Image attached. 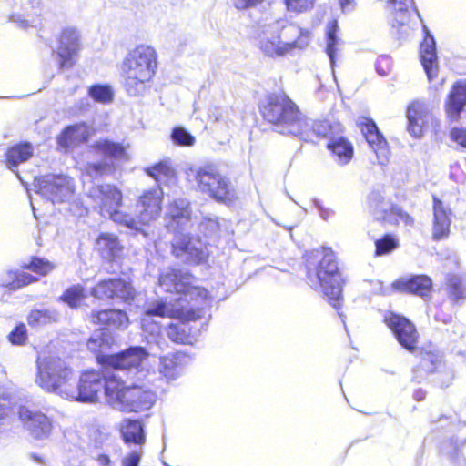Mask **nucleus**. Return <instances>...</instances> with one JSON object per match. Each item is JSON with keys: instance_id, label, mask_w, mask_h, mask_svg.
<instances>
[{"instance_id": "nucleus-29", "label": "nucleus", "mask_w": 466, "mask_h": 466, "mask_svg": "<svg viewBox=\"0 0 466 466\" xmlns=\"http://www.w3.org/2000/svg\"><path fill=\"white\" fill-rule=\"evenodd\" d=\"M271 24L264 26V29L259 36V48L268 56H282L287 54V47L289 46L283 45L280 40V35L277 32H272Z\"/></svg>"}, {"instance_id": "nucleus-19", "label": "nucleus", "mask_w": 466, "mask_h": 466, "mask_svg": "<svg viewBox=\"0 0 466 466\" xmlns=\"http://www.w3.org/2000/svg\"><path fill=\"white\" fill-rule=\"evenodd\" d=\"M18 415L25 427L35 439L43 440L50 435L53 425L51 420L46 414L21 406Z\"/></svg>"}, {"instance_id": "nucleus-20", "label": "nucleus", "mask_w": 466, "mask_h": 466, "mask_svg": "<svg viewBox=\"0 0 466 466\" xmlns=\"http://www.w3.org/2000/svg\"><path fill=\"white\" fill-rule=\"evenodd\" d=\"M80 35L74 28H65L59 38V45L56 51L59 58L60 69L70 68L74 66V57L80 49Z\"/></svg>"}, {"instance_id": "nucleus-31", "label": "nucleus", "mask_w": 466, "mask_h": 466, "mask_svg": "<svg viewBox=\"0 0 466 466\" xmlns=\"http://www.w3.org/2000/svg\"><path fill=\"white\" fill-rule=\"evenodd\" d=\"M329 140L327 147L336 157L338 164L347 165L352 159L354 153L351 142L340 134L329 137Z\"/></svg>"}, {"instance_id": "nucleus-44", "label": "nucleus", "mask_w": 466, "mask_h": 466, "mask_svg": "<svg viewBox=\"0 0 466 466\" xmlns=\"http://www.w3.org/2000/svg\"><path fill=\"white\" fill-rule=\"evenodd\" d=\"M85 299V289L82 285H73L67 288L59 299L67 304L71 309L77 308Z\"/></svg>"}, {"instance_id": "nucleus-9", "label": "nucleus", "mask_w": 466, "mask_h": 466, "mask_svg": "<svg viewBox=\"0 0 466 466\" xmlns=\"http://www.w3.org/2000/svg\"><path fill=\"white\" fill-rule=\"evenodd\" d=\"M194 177L198 190L220 203H229L235 199V190L230 179L221 174L215 165L198 167Z\"/></svg>"}, {"instance_id": "nucleus-3", "label": "nucleus", "mask_w": 466, "mask_h": 466, "mask_svg": "<svg viewBox=\"0 0 466 466\" xmlns=\"http://www.w3.org/2000/svg\"><path fill=\"white\" fill-rule=\"evenodd\" d=\"M195 280V277L188 271L171 268L163 269L158 277L159 287L177 296L171 298V300L179 304L178 313L189 319L199 317V312L194 310L191 302L198 304V301L206 300L208 296L207 289L194 285Z\"/></svg>"}, {"instance_id": "nucleus-7", "label": "nucleus", "mask_w": 466, "mask_h": 466, "mask_svg": "<svg viewBox=\"0 0 466 466\" xmlns=\"http://www.w3.org/2000/svg\"><path fill=\"white\" fill-rule=\"evenodd\" d=\"M35 383L47 392L65 396L66 385L73 380L74 371L67 363L56 356L38 357Z\"/></svg>"}, {"instance_id": "nucleus-37", "label": "nucleus", "mask_w": 466, "mask_h": 466, "mask_svg": "<svg viewBox=\"0 0 466 466\" xmlns=\"http://www.w3.org/2000/svg\"><path fill=\"white\" fill-rule=\"evenodd\" d=\"M33 155V147L30 143H21L13 146L6 152V163L8 168L18 176L16 170L19 164L27 161Z\"/></svg>"}, {"instance_id": "nucleus-27", "label": "nucleus", "mask_w": 466, "mask_h": 466, "mask_svg": "<svg viewBox=\"0 0 466 466\" xmlns=\"http://www.w3.org/2000/svg\"><path fill=\"white\" fill-rule=\"evenodd\" d=\"M433 227L432 238L441 240L446 238L450 233L451 209L436 196H433Z\"/></svg>"}, {"instance_id": "nucleus-25", "label": "nucleus", "mask_w": 466, "mask_h": 466, "mask_svg": "<svg viewBox=\"0 0 466 466\" xmlns=\"http://www.w3.org/2000/svg\"><path fill=\"white\" fill-rule=\"evenodd\" d=\"M361 131L368 144L376 154L379 164L385 165L388 162V144L382 134L379 131L376 123L370 119H366Z\"/></svg>"}, {"instance_id": "nucleus-50", "label": "nucleus", "mask_w": 466, "mask_h": 466, "mask_svg": "<svg viewBox=\"0 0 466 466\" xmlns=\"http://www.w3.org/2000/svg\"><path fill=\"white\" fill-rule=\"evenodd\" d=\"M172 141L181 147H190L195 144V137L183 127L173 128L171 133Z\"/></svg>"}, {"instance_id": "nucleus-59", "label": "nucleus", "mask_w": 466, "mask_h": 466, "mask_svg": "<svg viewBox=\"0 0 466 466\" xmlns=\"http://www.w3.org/2000/svg\"><path fill=\"white\" fill-rule=\"evenodd\" d=\"M376 71L380 76H387L390 71V58L386 56H380L376 62Z\"/></svg>"}, {"instance_id": "nucleus-46", "label": "nucleus", "mask_w": 466, "mask_h": 466, "mask_svg": "<svg viewBox=\"0 0 466 466\" xmlns=\"http://www.w3.org/2000/svg\"><path fill=\"white\" fill-rule=\"evenodd\" d=\"M88 95L98 103L106 104L113 100L114 93L109 85L95 84L88 89Z\"/></svg>"}, {"instance_id": "nucleus-41", "label": "nucleus", "mask_w": 466, "mask_h": 466, "mask_svg": "<svg viewBox=\"0 0 466 466\" xmlns=\"http://www.w3.org/2000/svg\"><path fill=\"white\" fill-rule=\"evenodd\" d=\"M449 298L458 302L466 299V278L460 275H450L447 278Z\"/></svg>"}, {"instance_id": "nucleus-23", "label": "nucleus", "mask_w": 466, "mask_h": 466, "mask_svg": "<svg viewBox=\"0 0 466 466\" xmlns=\"http://www.w3.org/2000/svg\"><path fill=\"white\" fill-rule=\"evenodd\" d=\"M393 289L417 295L423 299L430 297L432 290V280L427 275H410L401 277L392 283Z\"/></svg>"}, {"instance_id": "nucleus-49", "label": "nucleus", "mask_w": 466, "mask_h": 466, "mask_svg": "<svg viewBox=\"0 0 466 466\" xmlns=\"http://www.w3.org/2000/svg\"><path fill=\"white\" fill-rule=\"evenodd\" d=\"M398 247V240L390 234L384 235L375 241V256H383L392 252Z\"/></svg>"}, {"instance_id": "nucleus-4", "label": "nucleus", "mask_w": 466, "mask_h": 466, "mask_svg": "<svg viewBox=\"0 0 466 466\" xmlns=\"http://www.w3.org/2000/svg\"><path fill=\"white\" fill-rule=\"evenodd\" d=\"M157 67V55L153 47L140 45L129 52L121 68V77L127 93L131 96H141L154 76Z\"/></svg>"}, {"instance_id": "nucleus-28", "label": "nucleus", "mask_w": 466, "mask_h": 466, "mask_svg": "<svg viewBox=\"0 0 466 466\" xmlns=\"http://www.w3.org/2000/svg\"><path fill=\"white\" fill-rule=\"evenodd\" d=\"M429 106L421 101L412 102L407 108V130L415 138L422 136L423 126L427 122Z\"/></svg>"}, {"instance_id": "nucleus-47", "label": "nucleus", "mask_w": 466, "mask_h": 466, "mask_svg": "<svg viewBox=\"0 0 466 466\" xmlns=\"http://www.w3.org/2000/svg\"><path fill=\"white\" fill-rule=\"evenodd\" d=\"M21 267L40 275H46L54 268L48 260L38 257H32L28 263H23Z\"/></svg>"}, {"instance_id": "nucleus-56", "label": "nucleus", "mask_w": 466, "mask_h": 466, "mask_svg": "<svg viewBox=\"0 0 466 466\" xmlns=\"http://www.w3.org/2000/svg\"><path fill=\"white\" fill-rule=\"evenodd\" d=\"M284 2L288 10L300 13L311 8L314 0H284Z\"/></svg>"}, {"instance_id": "nucleus-48", "label": "nucleus", "mask_w": 466, "mask_h": 466, "mask_svg": "<svg viewBox=\"0 0 466 466\" xmlns=\"http://www.w3.org/2000/svg\"><path fill=\"white\" fill-rule=\"evenodd\" d=\"M465 442L466 439L451 438L442 444L441 451L448 455L452 461L456 462L459 461L460 452L465 445Z\"/></svg>"}, {"instance_id": "nucleus-57", "label": "nucleus", "mask_w": 466, "mask_h": 466, "mask_svg": "<svg viewBox=\"0 0 466 466\" xmlns=\"http://www.w3.org/2000/svg\"><path fill=\"white\" fill-rule=\"evenodd\" d=\"M450 136L454 142L466 148V128L453 127Z\"/></svg>"}, {"instance_id": "nucleus-39", "label": "nucleus", "mask_w": 466, "mask_h": 466, "mask_svg": "<svg viewBox=\"0 0 466 466\" xmlns=\"http://www.w3.org/2000/svg\"><path fill=\"white\" fill-rule=\"evenodd\" d=\"M339 30L338 22L333 20L327 25L326 27V53L329 58L331 67L335 66L336 54L342 41L338 37L337 32Z\"/></svg>"}, {"instance_id": "nucleus-58", "label": "nucleus", "mask_w": 466, "mask_h": 466, "mask_svg": "<svg viewBox=\"0 0 466 466\" xmlns=\"http://www.w3.org/2000/svg\"><path fill=\"white\" fill-rule=\"evenodd\" d=\"M389 208H390L391 214L398 217L406 225H411L413 223V218L400 207L392 205V206H389Z\"/></svg>"}, {"instance_id": "nucleus-12", "label": "nucleus", "mask_w": 466, "mask_h": 466, "mask_svg": "<svg viewBox=\"0 0 466 466\" xmlns=\"http://www.w3.org/2000/svg\"><path fill=\"white\" fill-rule=\"evenodd\" d=\"M342 131V126L339 122L312 119L300 114L296 124L292 126L290 135L305 142L315 143L318 139L329 138L332 135L341 134Z\"/></svg>"}, {"instance_id": "nucleus-22", "label": "nucleus", "mask_w": 466, "mask_h": 466, "mask_svg": "<svg viewBox=\"0 0 466 466\" xmlns=\"http://www.w3.org/2000/svg\"><path fill=\"white\" fill-rule=\"evenodd\" d=\"M194 305V310L199 312V317L195 319H189L182 317L180 318L183 321L177 323H170L167 327V334L170 340L177 344H192L199 332L198 327L193 326L191 321L197 320L201 318L202 310Z\"/></svg>"}, {"instance_id": "nucleus-5", "label": "nucleus", "mask_w": 466, "mask_h": 466, "mask_svg": "<svg viewBox=\"0 0 466 466\" xmlns=\"http://www.w3.org/2000/svg\"><path fill=\"white\" fill-rule=\"evenodd\" d=\"M86 196L93 200L94 208H98L104 218L124 225L130 230H135L144 238L149 236L147 229L137 227L135 218L131 214L119 210L122 205V193L116 186L110 184L93 185L87 189Z\"/></svg>"}, {"instance_id": "nucleus-1", "label": "nucleus", "mask_w": 466, "mask_h": 466, "mask_svg": "<svg viewBox=\"0 0 466 466\" xmlns=\"http://www.w3.org/2000/svg\"><path fill=\"white\" fill-rule=\"evenodd\" d=\"M147 352L144 347L132 346L118 354L102 356L99 361L104 365L103 374L96 371L84 372L77 385V390L65 391L64 398L71 399L79 402L92 403L97 400L98 393L104 390L106 401L110 405L111 393L122 379L126 371L137 373L138 366L147 358Z\"/></svg>"}, {"instance_id": "nucleus-16", "label": "nucleus", "mask_w": 466, "mask_h": 466, "mask_svg": "<svg viewBox=\"0 0 466 466\" xmlns=\"http://www.w3.org/2000/svg\"><path fill=\"white\" fill-rule=\"evenodd\" d=\"M91 295L98 299H112L128 302L134 299V289L130 283L119 278L100 280L91 290Z\"/></svg>"}, {"instance_id": "nucleus-62", "label": "nucleus", "mask_w": 466, "mask_h": 466, "mask_svg": "<svg viewBox=\"0 0 466 466\" xmlns=\"http://www.w3.org/2000/svg\"><path fill=\"white\" fill-rule=\"evenodd\" d=\"M340 7L344 13L351 11L353 9V4L355 0H339Z\"/></svg>"}, {"instance_id": "nucleus-8", "label": "nucleus", "mask_w": 466, "mask_h": 466, "mask_svg": "<svg viewBox=\"0 0 466 466\" xmlns=\"http://www.w3.org/2000/svg\"><path fill=\"white\" fill-rule=\"evenodd\" d=\"M263 117L279 127V133L289 134L301 112L285 93H271L266 96L261 106Z\"/></svg>"}, {"instance_id": "nucleus-24", "label": "nucleus", "mask_w": 466, "mask_h": 466, "mask_svg": "<svg viewBox=\"0 0 466 466\" xmlns=\"http://www.w3.org/2000/svg\"><path fill=\"white\" fill-rule=\"evenodd\" d=\"M88 319L95 325L106 327L107 329H122L128 325V317L126 311L116 309L92 310Z\"/></svg>"}, {"instance_id": "nucleus-64", "label": "nucleus", "mask_w": 466, "mask_h": 466, "mask_svg": "<svg viewBox=\"0 0 466 466\" xmlns=\"http://www.w3.org/2000/svg\"><path fill=\"white\" fill-rule=\"evenodd\" d=\"M320 213V217L324 219V220H327L328 218L330 216V214L332 213V211H330L329 209L328 208H321V211L319 212Z\"/></svg>"}, {"instance_id": "nucleus-51", "label": "nucleus", "mask_w": 466, "mask_h": 466, "mask_svg": "<svg viewBox=\"0 0 466 466\" xmlns=\"http://www.w3.org/2000/svg\"><path fill=\"white\" fill-rule=\"evenodd\" d=\"M111 338L104 332H95L87 340V348L92 351H103L109 344Z\"/></svg>"}, {"instance_id": "nucleus-36", "label": "nucleus", "mask_w": 466, "mask_h": 466, "mask_svg": "<svg viewBox=\"0 0 466 466\" xmlns=\"http://www.w3.org/2000/svg\"><path fill=\"white\" fill-rule=\"evenodd\" d=\"M88 137L86 127L83 124H76L66 127L57 137V144L63 148H67L75 144L86 141Z\"/></svg>"}, {"instance_id": "nucleus-35", "label": "nucleus", "mask_w": 466, "mask_h": 466, "mask_svg": "<svg viewBox=\"0 0 466 466\" xmlns=\"http://www.w3.org/2000/svg\"><path fill=\"white\" fill-rule=\"evenodd\" d=\"M36 280L37 278L20 270L9 269L0 273V287L6 288L11 291H15Z\"/></svg>"}, {"instance_id": "nucleus-11", "label": "nucleus", "mask_w": 466, "mask_h": 466, "mask_svg": "<svg viewBox=\"0 0 466 466\" xmlns=\"http://www.w3.org/2000/svg\"><path fill=\"white\" fill-rule=\"evenodd\" d=\"M163 191L160 187H156L149 189L139 198L136 205L135 218L137 225L139 228L147 229L149 236L144 238L141 234H137L135 230L134 235L138 237L141 240H152L153 232L150 231L149 223L158 218L161 212Z\"/></svg>"}, {"instance_id": "nucleus-42", "label": "nucleus", "mask_w": 466, "mask_h": 466, "mask_svg": "<svg viewBox=\"0 0 466 466\" xmlns=\"http://www.w3.org/2000/svg\"><path fill=\"white\" fill-rule=\"evenodd\" d=\"M146 173L160 184L166 183L174 177V170L167 161H161L146 168Z\"/></svg>"}, {"instance_id": "nucleus-32", "label": "nucleus", "mask_w": 466, "mask_h": 466, "mask_svg": "<svg viewBox=\"0 0 466 466\" xmlns=\"http://www.w3.org/2000/svg\"><path fill=\"white\" fill-rule=\"evenodd\" d=\"M120 431L126 444L143 447L146 441V435L144 426L139 420H124Z\"/></svg>"}, {"instance_id": "nucleus-13", "label": "nucleus", "mask_w": 466, "mask_h": 466, "mask_svg": "<svg viewBox=\"0 0 466 466\" xmlns=\"http://www.w3.org/2000/svg\"><path fill=\"white\" fill-rule=\"evenodd\" d=\"M96 151L103 156V159L86 165V173L92 177L110 174L116 166V161L127 160V154L121 143L108 139L99 140L94 144Z\"/></svg>"}, {"instance_id": "nucleus-45", "label": "nucleus", "mask_w": 466, "mask_h": 466, "mask_svg": "<svg viewBox=\"0 0 466 466\" xmlns=\"http://www.w3.org/2000/svg\"><path fill=\"white\" fill-rule=\"evenodd\" d=\"M219 218L215 215H207L203 217L198 225L201 233L208 238H218L220 232Z\"/></svg>"}, {"instance_id": "nucleus-43", "label": "nucleus", "mask_w": 466, "mask_h": 466, "mask_svg": "<svg viewBox=\"0 0 466 466\" xmlns=\"http://www.w3.org/2000/svg\"><path fill=\"white\" fill-rule=\"evenodd\" d=\"M410 4H413V0H389L388 7L394 12V20L399 25H405L409 21Z\"/></svg>"}, {"instance_id": "nucleus-14", "label": "nucleus", "mask_w": 466, "mask_h": 466, "mask_svg": "<svg viewBox=\"0 0 466 466\" xmlns=\"http://www.w3.org/2000/svg\"><path fill=\"white\" fill-rule=\"evenodd\" d=\"M36 193L55 203L70 199L74 187L72 180L65 175L48 174L35 179Z\"/></svg>"}, {"instance_id": "nucleus-18", "label": "nucleus", "mask_w": 466, "mask_h": 466, "mask_svg": "<svg viewBox=\"0 0 466 466\" xmlns=\"http://www.w3.org/2000/svg\"><path fill=\"white\" fill-rule=\"evenodd\" d=\"M272 32H277L280 35L283 45L289 44L287 53L295 48L302 49L306 47L310 40L309 32L304 30L294 24H287L283 20H277L271 23Z\"/></svg>"}, {"instance_id": "nucleus-30", "label": "nucleus", "mask_w": 466, "mask_h": 466, "mask_svg": "<svg viewBox=\"0 0 466 466\" xmlns=\"http://www.w3.org/2000/svg\"><path fill=\"white\" fill-rule=\"evenodd\" d=\"M466 106V83L457 82L446 102V113L451 120H457Z\"/></svg>"}, {"instance_id": "nucleus-40", "label": "nucleus", "mask_w": 466, "mask_h": 466, "mask_svg": "<svg viewBox=\"0 0 466 466\" xmlns=\"http://www.w3.org/2000/svg\"><path fill=\"white\" fill-rule=\"evenodd\" d=\"M96 435L99 436V440L95 439L90 450L91 458L97 462L99 466H111L112 461L107 453L105 451L104 444L107 441V437L103 435L100 431H96Z\"/></svg>"}, {"instance_id": "nucleus-15", "label": "nucleus", "mask_w": 466, "mask_h": 466, "mask_svg": "<svg viewBox=\"0 0 466 466\" xmlns=\"http://www.w3.org/2000/svg\"><path fill=\"white\" fill-rule=\"evenodd\" d=\"M174 237L171 241L172 254L187 264L198 265L207 258V252L201 243H193L187 230L171 229Z\"/></svg>"}, {"instance_id": "nucleus-53", "label": "nucleus", "mask_w": 466, "mask_h": 466, "mask_svg": "<svg viewBox=\"0 0 466 466\" xmlns=\"http://www.w3.org/2000/svg\"><path fill=\"white\" fill-rule=\"evenodd\" d=\"M369 203H370V207L375 209V211L377 209H380V211H381V213H382L381 216L376 215V218L378 219L385 218V215L387 214L388 209H390V208H389L390 205L385 204L383 202V197L381 196V194L380 192H378V191L371 192L369 195Z\"/></svg>"}, {"instance_id": "nucleus-26", "label": "nucleus", "mask_w": 466, "mask_h": 466, "mask_svg": "<svg viewBox=\"0 0 466 466\" xmlns=\"http://www.w3.org/2000/svg\"><path fill=\"white\" fill-rule=\"evenodd\" d=\"M424 40L420 44V56L424 71L430 80L433 79L438 71L436 42L426 25H423Z\"/></svg>"}, {"instance_id": "nucleus-61", "label": "nucleus", "mask_w": 466, "mask_h": 466, "mask_svg": "<svg viewBox=\"0 0 466 466\" xmlns=\"http://www.w3.org/2000/svg\"><path fill=\"white\" fill-rule=\"evenodd\" d=\"M9 412V406L5 399L0 398V431H2V420H4Z\"/></svg>"}, {"instance_id": "nucleus-34", "label": "nucleus", "mask_w": 466, "mask_h": 466, "mask_svg": "<svg viewBox=\"0 0 466 466\" xmlns=\"http://www.w3.org/2000/svg\"><path fill=\"white\" fill-rule=\"evenodd\" d=\"M187 356L182 352L160 357L159 372L167 380H176L183 371V361Z\"/></svg>"}, {"instance_id": "nucleus-21", "label": "nucleus", "mask_w": 466, "mask_h": 466, "mask_svg": "<svg viewBox=\"0 0 466 466\" xmlns=\"http://www.w3.org/2000/svg\"><path fill=\"white\" fill-rule=\"evenodd\" d=\"M166 227L168 229L188 230L191 225V208L187 198H176L167 207Z\"/></svg>"}, {"instance_id": "nucleus-2", "label": "nucleus", "mask_w": 466, "mask_h": 466, "mask_svg": "<svg viewBox=\"0 0 466 466\" xmlns=\"http://www.w3.org/2000/svg\"><path fill=\"white\" fill-rule=\"evenodd\" d=\"M305 267L309 285L321 289L333 308L340 307L343 279L331 248H321L307 252Z\"/></svg>"}, {"instance_id": "nucleus-55", "label": "nucleus", "mask_w": 466, "mask_h": 466, "mask_svg": "<svg viewBox=\"0 0 466 466\" xmlns=\"http://www.w3.org/2000/svg\"><path fill=\"white\" fill-rule=\"evenodd\" d=\"M12 344L22 345L27 339V330L25 324L16 326L8 336Z\"/></svg>"}, {"instance_id": "nucleus-6", "label": "nucleus", "mask_w": 466, "mask_h": 466, "mask_svg": "<svg viewBox=\"0 0 466 466\" xmlns=\"http://www.w3.org/2000/svg\"><path fill=\"white\" fill-rule=\"evenodd\" d=\"M140 366L141 364L138 366L137 373H130L128 376L127 371L121 373L122 379L117 380L118 385L110 397V406L115 410L125 412H143L150 410L155 404L157 395L151 390L137 384L124 385L125 379L135 378L143 373Z\"/></svg>"}, {"instance_id": "nucleus-33", "label": "nucleus", "mask_w": 466, "mask_h": 466, "mask_svg": "<svg viewBox=\"0 0 466 466\" xmlns=\"http://www.w3.org/2000/svg\"><path fill=\"white\" fill-rule=\"evenodd\" d=\"M61 313L54 307L33 309L27 316V323L31 328H39L60 321Z\"/></svg>"}, {"instance_id": "nucleus-54", "label": "nucleus", "mask_w": 466, "mask_h": 466, "mask_svg": "<svg viewBox=\"0 0 466 466\" xmlns=\"http://www.w3.org/2000/svg\"><path fill=\"white\" fill-rule=\"evenodd\" d=\"M143 455V447L135 446V449L128 451L122 457L121 466H139Z\"/></svg>"}, {"instance_id": "nucleus-38", "label": "nucleus", "mask_w": 466, "mask_h": 466, "mask_svg": "<svg viewBox=\"0 0 466 466\" xmlns=\"http://www.w3.org/2000/svg\"><path fill=\"white\" fill-rule=\"evenodd\" d=\"M96 246L103 258L114 259L121 251L117 237L111 233H101L96 239Z\"/></svg>"}, {"instance_id": "nucleus-10", "label": "nucleus", "mask_w": 466, "mask_h": 466, "mask_svg": "<svg viewBox=\"0 0 466 466\" xmlns=\"http://www.w3.org/2000/svg\"><path fill=\"white\" fill-rule=\"evenodd\" d=\"M174 300L167 301V299L164 300L157 301L150 304L145 310L141 319L142 329L146 336L148 350H145L147 352V357L150 354V351H154L155 347L162 349L161 344L165 343L164 339L160 336V326L152 319L153 317H170V318H187V316L180 315L178 313L179 304H172Z\"/></svg>"}, {"instance_id": "nucleus-17", "label": "nucleus", "mask_w": 466, "mask_h": 466, "mask_svg": "<svg viewBox=\"0 0 466 466\" xmlns=\"http://www.w3.org/2000/svg\"><path fill=\"white\" fill-rule=\"evenodd\" d=\"M384 321L404 349L410 352L416 349L417 330L408 319L390 312L384 317Z\"/></svg>"}, {"instance_id": "nucleus-63", "label": "nucleus", "mask_w": 466, "mask_h": 466, "mask_svg": "<svg viewBox=\"0 0 466 466\" xmlns=\"http://www.w3.org/2000/svg\"><path fill=\"white\" fill-rule=\"evenodd\" d=\"M413 396L416 400H422L425 398V391L421 389H419L414 392Z\"/></svg>"}, {"instance_id": "nucleus-60", "label": "nucleus", "mask_w": 466, "mask_h": 466, "mask_svg": "<svg viewBox=\"0 0 466 466\" xmlns=\"http://www.w3.org/2000/svg\"><path fill=\"white\" fill-rule=\"evenodd\" d=\"M263 0H233L235 7L238 10L247 9L261 3Z\"/></svg>"}, {"instance_id": "nucleus-52", "label": "nucleus", "mask_w": 466, "mask_h": 466, "mask_svg": "<svg viewBox=\"0 0 466 466\" xmlns=\"http://www.w3.org/2000/svg\"><path fill=\"white\" fill-rule=\"evenodd\" d=\"M441 365V355L438 352L427 351L422 356L421 367L428 372H434Z\"/></svg>"}]
</instances>
